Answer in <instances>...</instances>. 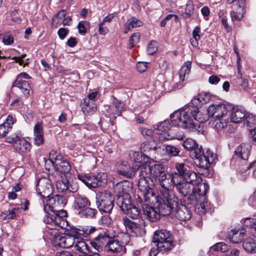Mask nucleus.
Returning <instances> with one entry per match:
<instances>
[{
  "label": "nucleus",
  "instance_id": "1",
  "mask_svg": "<svg viewBox=\"0 0 256 256\" xmlns=\"http://www.w3.org/2000/svg\"><path fill=\"white\" fill-rule=\"evenodd\" d=\"M138 186L140 193L137 200H138L139 202H142L144 199L146 202H154V206L158 208L160 216H168L172 212L174 206L176 204L174 194L168 192L162 194V198L156 196L152 188L144 178L141 180Z\"/></svg>",
  "mask_w": 256,
  "mask_h": 256
},
{
  "label": "nucleus",
  "instance_id": "2",
  "mask_svg": "<svg viewBox=\"0 0 256 256\" xmlns=\"http://www.w3.org/2000/svg\"><path fill=\"white\" fill-rule=\"evenodd\" d=\"M192 116L199 122H205L210 116L208 108L200 111L196 106L188 104L177 110V121H178L177 125L188 132H194L197 134H203V126L200 124H194Z\"/></svg>",
  "mask_w": 256,
  "mask_h": 256
},
{
  "label": "nucleus",
  "instance_id": "3",
  "mask_svg": "<svg viewBox=\"0 0 256 256\" xmlns=\"http://www.w3.org/2000/svg\"><path fill=\"white\" fill-rule=\"evenodd\" d=\"M172 236L170 231L161 230L154 232L152 242L156 248H152L149 252L146 248L140 250H134L132 256H156L158 252H167L174 246Z\"/></svg>",
  "mask_w": 256,
  "mask_h": 256
},
{
  "label": "nucleus",
  "instance_id": "4",
  "mask_svg": "<svg viewBox=\"0 0 256 256\" xmlns=\"http://www.w3.org/2000/svg\"><path fill=\"white\" fill-rule=\"evenodd\" d=\"M180 144L185 150L190 151L191 156L194 158L195 164L199 168L208 170L210 165L215 164L216 155L210 150L204 154L202 146L196 140L188 138Z\"/></svg>",
  "mask_w": 256,
  "mask_h": 256
},
{
  "label": "nucleus",
  "instance_id": "5",
  "mask_svg": "<svg viewBox=\"0 0 256 256\" xmlns=\"http://www.w3.org/2000/svg\"><path fill=\"white\" fill-rule=\"evenodd\" d=\"M177 172L178 178L186 180L190 185L195 186L190 195V198H198L199 196H204L206 194L209 188L208 185L206 182L203 183L201 177L190 170L187 165L183 163L179 164L177 165Z\"/></svg>",
  "mask_w": 256,
  "mask_h": 256
},
{
  "label": "nucleus",
  "instance_id": "6",
  "mask_svg": "<svg viewBox=\"0 0 256 256\" xmlns=\"http://www.w3.org/2000/svg\"><path fill=\"white\" fill-rule=\"evenodd\" d=\"M96 230V228L93 226H84L80 228H74L66 231L62 239V246L64 248H70L74 246L77 239L82 235H89Z\"/></svg>",
  "mask_w": 256,
  "mask_h": 256
},
{
  "label": "nucleus",
  "instance_id": "7",
  "mask_svg": "<svg viewBox=\"0 0 256 256\" xmlns=\"http://www.w3.org/2000/svg\"><path fill=\"white\" fill-rule=\"evenodd\" d=\"M130 162L132 163V165L134 168L137 171L140 168V178L139 180L138 183L142 178L146 179L147 184H148V179L146 178L148 174L147 173L146 162L148 161L149 156L147 154H142V152L130 150L128 154Z\"/></svg>",
  "mask_w": 256,
  "mask_h": 256
},
{
  "label": "nucleus",
  "instance_id": "8",
  "mask_svg": "<svg viewBox=\"0 0 256 256\" xmlns=\"http://www.w3.org/2000/svg\"><path fill=\"white\" fill-rule=\"evenodd\" d=\"M171 124L168 120H165L154 126L152 137L154 141L164 142V140L175 139L176 135L170 129Z\"/></svg>",
  "mask_w": 256,
  "mask_h": 256
},
{
  "label": "nucleus",
  "instance_id": "9",
  "mask_svg": "<svg viewBox=\"0 0 256 256\" xmlns=\"http://www.w3.org/2000/svg\"><path fill=\"white\" fill-rule=\"evenodd\" d=\"M96 204L100 211L110 214L114 208V196L110 192L102 190L96 194Z\"/></svg>",
  "mask_w": 256,
  "mask_h": 256
},
{
  "label": "nucleus",
  "instance_id": "10",
  "mask_svg": "<svg viewBox=\"0 0 256 256\" xmlns=\"http://www.w3.org/2000/svg\"><path fill=\"white\" fill-rule=\"evenodd\" d=\"M107 176L104 173L96 176L90 174H78V178L88 188L104 186L107 182Z\"/></svg>",
  "mask_w": 256,
  "mask_h": 256
},
{
  "label": "nucleus",
  "instance_id": "11",
  "mask_svg": "<svg viewBox=\"0 0 256 256\" xmlns=\"http://www.w3.org/2000/svg\"><path fill=\"white\" fill-rule=\"evenodd\" d=\"M132 186L128 181H122L117 183L114 188V191L116 196L118 197V205L120 206L122 202H127L129 198V192L131 190Z\"/></svg>",
  "mask_w": 256,
  "mask_h": 256
},
{
  "label": "nucleus",
  "instance_id": "12",
  "mask_svg": "<svg viewBox=\"0 0 256 256\" xmlns=\"http://www.w3.org/2000/svg\"><path fill=\"white\" fill-rule=\"evenodd\" d=\"M54 186L50 180L44 177L38 180L36 190L42 198H48L54 192Z\"/></svg>",
  "mask_w": 256,
  "mask_h": 256
},
{
  "label": "nucleus",
  "instance_id": "13",
  "mask_svg": "<svg viewBox=\"0 0 256 256\" xmlns=\"http://www.w3.org/2000/svg\"><path fill=\"white\" fill-rule=\"evenodd\" d=\"M67 203L66 198L63 196L56 194L46 200V204L44 206L46 212H52L56 209H62Z\"/></svg>",
  "mask_w": 256,
  "mask_h": 256
},
{
  "label": "nucleus",
  "instance_id": "14",
  "mask_svg": "<svg viewBox=\"0 0 256 256\" xmlns=\"http://www.w3.org/2000/svg\"><path fill=\"white\" fill-rule=\"evenodd\" d=\"M110 235L108 230L100 232L90 244L96 250L101 252L104 249L106 250Z\"/></svg>",
  "mask_w": 256,
  "mask_h": 256
},
{
  "label": "nucleus",
  "instance_id": "15",
  "mask_svg": "<svg viewBox=\"0 0 256 256\" xmlns=\"http://www.w3.org/2000/svg\"><path fill=\"white\" fill-rule=\"evenodd\" d=\"M106 250L116 256H122L126 252V248L121 242L110 236Z\"/></svg>",
  "mask_w": 256,
  "mask_h": 256
},
{
  "label": "nucleus",
  "instance_id": "16",
  "mask_svg": "<svg viewBox=\"0 0 256 256\" xmlns=\"http://www.w3.org/2000/svg\"><path fill=\"white\" fill-rule=\"evenodd\" d=\"M208 112L213 118H228V110L224 104H212L208 108Z\"/></svg>",
  "mask_w": 256,
  "mask_h": 256
},
{
  "label": "nucleus",
  "instance_id": "17",
  "mask_svg": "<svg viewBox=\"0 0 256 256\" xmlns=\"http://www.w3.org/2000/svg\"><path fill=\"white\" fill-rule=\"evenodd\" d=\"M44 222L56 228H64L67 226L65 218H61L60 216L52 214L50 212H46L44 218Z\"/></svg>",
  "mask_w": 256,
  "mask_h": 256
},
{
  "label": "nucleus",
  "instance_id": "18",
  "mask_svg": "<svg viewBox=\"0 0 256 256\" xmlns=\"http://www.w3.org/2000/svg\"><path fill=\"white\" fill-rule=\"evenodd\" d=\"M118 206L124 213L132 218L138 219L140 217V210L134 205L132 204L129 200L122 202V204Z\"/></svg>",
  "mask_w": 256,
  "mask_h": 256
},
{
  "label": "nucleus",
  "instance_id": "19",
  "mask_svg": "<svg viewBox=\"0 0 256 256\" xmlns=\"http://www.w3.org/2000/svg\"><path fill=\"white\" fill-rule=\"evenodd\" d=\"M144 204H142L144 214L152 222H155L160 218V215L158 208L154 206V203L146 202L144 200Z\"/></svg>",
  "mask_w": 256,
  "mask_h": 256
},
{
  "label": "nucleus",
  "instance_id": "20",
  "mask_svg": "<svg viewBox=\"0 0 256 256\" xmlns=\"http://www.w3.org/2000/svg\"><path fill=\"white\" fill-rule=\"evenodd\" d=\"M116 172L118 175L130 178L134 175L136 170L127 162L123 161L117 164Z\"/></svg>",
  "mask_w": 256,
  "mask_h": 256
},
{
  "label": "nucleus",
  "instance_id": "21",
  "mask_svg": "<svg viewBox=\"0 0 256 256\" xmlns=\"http://www.w3.org/2000/svg\"><path fill=\"white\" fill-rule=\"evenodd\" d=\"M123 224L127 230H129L136 236H140L143 232V228L141 224L129 220L126 217L122 218Z\"/></svg>",
  "mask_w": 256,
  "mask_h": 256
},
{
  "label": "nucleus",
  "instance_id": "22",
  "mask_svg": "<svg viewBox=\"0 0 256 256\" xmlns=\"http://www.w3.org/2000/svg\"><path fill=\"white\" fill-rule=\"evenodd\" d=\"M204 196L205 195H204V196H198V198H194L192 199L190 198V197L188 198V199H190V200H198V198H202V200H203V202H198L195 206L196 212L200 215L204 214H206V212H211L212 206L210 204V202L206 200Z\"/></svg>",
  "mask_w": 256,
  "mask_h": 256
},
{
  "label": "nucleus",
  "instance_id": "23",
  "mask_svg": "<svg viewBox=\"0 0 256 256\" xmlns=\"http://www.w3.org/2000/svg\"><path fill=\"white\" fill-rule=\"evenodd\" d=\"M204 196L205 195H204V196H198V198H194L192 199L190 198V197L188 198V199H190V200H198V198H202V200H203V202H198L195 206L196 212L200 215L204 214H206V212H211L212 206L210 204V202L206 200Z\"/></svg>",
  "mask_w": 256,
  "mask_h": 256
},
{
  "label": "nucleus",
  "instance_id": "24",
  "mask_svg": "<svg viewBox=\"0 0 256 256\" xmlns=\"http://www.w3.org/2000/svg\"><path fill=\"white\" fill-rule=\"evenodd\" d=\"M147 170H148L150 172V174L147 172L148 175L146 176V178L148 180V182L150 180L149 176L153 178L158 179V180H159L162 178V176H164V174H166L164 168V166L160 164H156L151 166H148V167L147 168ZM148 184L150 186L148 183Z\"/></svg>",
  "mask_w": 256,
  "mask_h": 256
},
{
  "label": "nucleus",
  "instance_id": "25",
  "mask_svg": "<svg viewBox=\"0 0 256 256\" xmlns=\"http://www.w3.org/2000/svg\"><path fill=\"white\" fill-rule=\"evenodd\" d=\"M168 178L166 174H164V176H162L158 182L160 186L164 188V192L163 194L166 192H170L172 194H174L172 192V190L174 188V177L168 174Z\"/></svg>",
  "mask_w": 256,
  "mask_h": 256
},
{
  "label": "nucleus",
  "instance_id": "26",
  "mask_svg": "<svg viewBox=\"0 0 256 256\" xmlns=\"http://www.w3.org/2000/svg\"><path fill=\"white\" fill-rule=\"evenodd\" d=\"M34 144L38 146L44 142V132L42 122H38L34 128Z\"/></svg>",
  "mask_w": 256,
  "mask_h": 256
},
{
  "label": "nucleus",
  "instance_id": "27",
  "mask_svg": "<svg viewBox=\"0 0 256 256\" xmlns=\"http://www.w3.org/2000/svg\"><path fill=\"white\" fill-rule=\"evenodd\" d=\"M190 190V186L188 182L177 178V192L182 197L186 198L188 200H190L188 198L190 194H189Z\"/></svg>",
  "mask_w": 256,
  "mask_h": 256
},
{
  "label": "nucleus",
  "instance_id": "28",
  "mask_svg": "<svg viewBox=\"0 0 256 256\" xmlns=\"http://www.w3.org/2000/svg\"><path fill=\"white\" fill-rule=\"evenodd\" d=\"M251 147L250 144L243 143L236 148L234 153L241 159L247 160L250 155Z\"/></svg>",
  "mask_w": 256,
  "mask_h": 256
},
{
  "label": "nucleus",
  "instance_id": "29",
  "mask_svg": "<svg viewBox=\"0 0 256 256\" xmlns=\"http://www.w3.org/2000/svg\"><path fill=\"white\" fill-rule=\"evenodd\" d=\"M180 204L177 202V218L180 220H186L191 217V214L186 206V200H184V204H182V200H180Z\"/></svg>",
  "mask_w": 256,
  "mask_h": 256
},
{
  "label": "nucleus",
  "instance_id": "30",
  "mask_svg": "<svg viewBox=\"0 0 256 256\" xmlns=\"http://www.w3.org/2000/svg\"><path fill=\"white\" fill-rule=\"evenodd\" d=\"M12 146L14 150L20 154L27 153L30 151L31 148L30 144L22 137L16 142Z\"/></svg>",
  "mask_w": 256,
  "mask_h": 256
},
{
  "label": "nucleus",
  "instance_id": "31",
  "mask_svg": "<svg viewBox=\"0 0 256 256\" xmlns=\"http://www.w3.org/2000/svg\"><path fill=\"white\" fill-rule=\"evenodd\" d=\"M13 86L18 88L26 97L29 96L32 92L31 86L26 80H16L13 84Z\"/></svg>",
  "mask_w": 256,
  "mask_h": 256
},
{
  "label": "nucleus",
  "instance_id": "32",
  "mask_svg": "<svg viewBox=\"0 0 256 256\" xmlns=\"http://www.w3.org/2000/svg\"><path fill=\"white\" fill-rule=\"evenodd\" d=\"M246 111L237 106L233 107L230 113V120L234 123H240L246 117Z\"/></svg>",
  "mask_w": 256,
  "mask_h": 256
},
{
  "label": "nucleus",
  "instance_id": "33",
  "mask_svg": "<svg viewBox=\"0 0 256 256\" xmlns=\"http://www.w3.org/2000/svg\"><path fill=\"white\" fill-rule=\"evenodd\" d=\"M90 206V202L86 197L78 194H75L74 203V206L75 209L82 210Z\"/></svg>",
  "mask_w": 256,
  "mask_h": 256
},
{
  "label": "nucleus",
  "instance_id": "34",
  "mask_svg": "<svg viewBox=\"0 0 256 256\" xmlns=\"http://www.w3.org/2000/svg\"><path fill=\"white\" fill-rule=\"evenodd\" d=\"M229 117L226 118H214V121L210 122H208L209 126L214 128L216 131H220L226 128L228 126L229 120Z\"/></svg>",
  "mask_w": 256,
  "mask_h": 256
},
{
  "label": "nucleus",
  "instance_id": "35",
  "mask_svg": "<svg viewBox=\"0 0 256 256\" xmlns=\"http://www.w3.org/2000/svg\"><path fill=\"white\" fill-rule=\"evenodd\" d=\"M212 95L208 92H202L198 96H195L188 104L197 106L198 104H202L208 103L211 98Z\"/></svg>",
  "mask_w": 256,
  "mask_h": 256
},
{
  "label": "nucleus",
  "instance_id": "36",
  "mask_svg": "<svg viewBox=\"0 0 256 256\" xmlns=\"http://www.w3.org/2000/svg\"><path fill=\"white\" fill-rule=\"evenodd\" d=\"M143 25V22L136 18L132 17L127 20L124 24V33L127 34L133 28L140 27Z\"/></svg>",
  "mask_w": 256,
  "mask_h": 256
},
{
  "label": "nucleus",
  "instance_id": "37",
  "mask_svg": "<svg viewBox=\"0 0 256 256\" xmlns=\"http://www.w3.org/2000/svg\"><path fill=\"white\" fill-rule=\"evenodd\" d=\"M82 110L84 114L91 115L96 110V106L94 101H89V100H84L82 104Z\"/></svg>",
  "mask_w": 256,
  "mask_h": 256
},
{
  "label": "nucleus",
  "instance_id": "38",
  "mask_svg": "<svg viewBox=\"0 0 256 256\" xmlns=\"http://www.w3.org/2000/svg\"><path fill=\"white\" fill-rule=\"evenodd\" d=\"M154 142H146L142 144L140 146L141 150L147 154L148 156H154L157 147L153 146Z\"/></svg>",
  "mask_w": 256,
  "mask_h": 256
},
{
  "label": "nucleus",
  "instance_id": "39",
  "mask_svg": "<svg viewBox=\"0 0 256 256\" xmlns=\"http://www.w3.org/2000/svg\"><path fill=\"white\" fill-rule=\"evenodd\" d=\"M242 246L247 252L256 254V242L253 238H246L243 242Z\"/></svg>",
  "mask_w": 256,
  "mask_h": 256
},
{
  "label": "nucleus",
  "instance_id": "40",
  "mask_svg": "<svg viewBox=\"0 0 256 256\" xmlns=\"http://www.w3.org/2000/svg\"><path fill=\"white\" fill-rule=\"evenodd\" d=\"M74 247L76 250L82 254H86V252L90 249V246L80 237H78L77 239Z\"/></svg>",
  "mask_w": 256,
  "mask_h": 256
},
{
  "label": "nucleus",
  "instance_id": "41",
  "mask_svg": "<svg viewBox=\"0 0 256 256\" xmlns=\"http://www.w3.org/2000/svg\"><path fill=\"white\" fill-rule=\"evenodd\" d=\"M191 68V62L187 61L185 62L181 67L179 72L180 80H182V82L186 81V77L188 76Z\"/></svg>",
  "mask_w": 256,
  "mask_h": 256
},
{
  "label": "nucleus",
  "instance_id": "42",
  "mask_svg": "<svg viewBox=\"0 0 256 256\" xmlns=\"http://www.w3.org/2000/svg\"><path fill=\"white\" fill-rule=\"evenodd\" d=\"M54 168L60 172V173L64 174V176L66 175V174L68 173L70 170L71 167L68 162L65 160L63 159L58 163H56L55 164Z\"/></svg>",
  "mask_w": 256,
  "mask_h": 256
},
{
  "label": "nucleus",
  "instance_id": "43",
  "mask_svg": "<svg viewBox=\"0 0 256 256\" xmlns=\"http://www.w3.org/2000/svg\"><path fill=\"white\" fill-rule=\"evenodd\" d=\"M98 211L96 209L90 208H85L78 212V214L80 217L87 218H93L96 216Z\"/></svg>",
  "mask_w": 256,
  "mask_h": 256
},
{
  "label": "nucleus",
  "instance_id": "44",
  "mask_svg": "<svg viewBox=\"0 0 256 256\" xmlns=\"http://www.w3.org/2000/svg\"><path fill=\"white\" fill-rule=\"evenodd\" d=\"M68 181L66 178V175L62 176L61 179L57 181L56 188L60 192H66L68 185Z\"/></svg>",
  "mask_w": 256,
  "mask_h": 256
},
{
  "label": "nucleus",
  "instance_id": "45",
  "mask_svg": "<svg viewBox=\"0 0 256 256\" xmlns=\"http://www.w3.org/2000/svg\"><path fill=\"white\" fill-rule=\"evenodd\" d=\"M246 4L243 7L238 6L236 10H232L230 12V15L232 21L240 20L243 17V15L245 12L244 8Z\"/></svg>",
  "mask_w": 256,
  "mask_h": 256
},
{
  "label": "nucleus",
  "instance_id": "46",
  "mask_svg": "<svg viewBox=\"0 0 256 256\" xmlns=\"http://www.w3.org/2000/svg\"><path fill=\"white\" fill-rule=\"evenodd\" d=\"M244 232L238 230H232L229 234L230 240L235 244L240 242L243 239Z\"/></svg>",
  "mask_w": 256,
  "mask_h": 256
},
{
  "label": "nucleus",
  "instance_id": "47",
  "mask_svg": "<svg viewBox=\"0 0 256 256\" xmlns=\"http://www.w3.org/2000/svg\"><path fill=\"white\" fill-rule=\"evenodd\" d=\"M186 2L184 12H181L182 16L185 18H190L194 13V6L190 0H184Z\"/></svg>",
  "mask_w": 256,
  "mask_h": 256
},
{
  "label": "nucleus",
  "instance_id": "48",
  "mask_svg": "<svg viewBox=\"0 0 256 256\" xmlns=\"http://www.w3.org/2000/svg\"><path fill=\"white\" fill-rule=\"evenodd\" d=\"M20 212L19 208H12L6 212H2L0 214L2 219L5 220L6 218L12 219Z\"/></svg>",
  "mask_w": 256,
  "mask_h": 256
},
{
  "label": "nucleus",
  "instance_id": "49",
  "mask_svg": "<svg viewBox=\"0 0 256 256\" xmlns=\"http://www.w3.org/2000/svg\"><path fill=\"white\" fill-rule=\"evenodd\" d=\"M49 157L50 161L54 167H55L56 164L58 163L64 159L62 155L54 150L50 152Z\"/></svg>",
  "mask_w": 256,
  "mask_h": 256
},
{
  "label": "nucleus",
  "instance_id": "50",
  "mask_svg": "<svg viewBox=\"0 0 256 256\" xmlns=\"http://www.w3.org/2000/svg\"><path fill=\"white\" fill-rule=\"evenodd\" d=\"M110 108L116 109V111H111L109 112L110 114L115 116H120L122 111L124 110V104L120 102L116 101L112 106Z\"/></svg>",
  "mask_w": 256,
  "mask_h": 256
},
{
  "label": "nucleus",
  "instance_id": "51",
  "mask_svg": "<svg viewBox=\"0 0 256 256\" xmlns=\"http://www.w3.org/2000/svg\"><path fill=\"white\" fill-rule=\"evenodd\" d=\"M200 26H196L192 32V37L194 40H190L192 44L194 47H196L198 46V40L200 38Z\"/></svg>",
  "mask_w": 256,
  "mask_h": 256
},
{
  "label": "nucleus",
  "instance_id": "52",
  "mask_svg": "<svg viewBox=\"0 0 256 256\" xmlns=\"http://www.w3.org/2000/svg\"><path fill=\"white\" fill-rule=\"evenodd\" d=\"M58 234L57 228L49 225L45 230L46 236L51 240V238H54Z\"/></svg>",
  "mask_w": 256,
  "mask_h": 256
},
{
  "label": "nucleus",
  "instance_id": "53",
  "mask_svg": "<svg viewBox=\"0 0 256 256\" xmlns=\"http://www.w3.org/2000/svg\"><path fill=\"white\" fill-rule=\"evenodd\" d=\"M228 249L227 244L223 242H218L210 248V250L224 252Z\"/></svg>",
  "mask_w": 256,
  "mask_h": 256
},
{
  "label": "nucleus",
  "instance_id": "54",
  "mask_svg": "<svg viewBox=\"0 0 256 256\" xmlns=\"http://www.w3.org/2000/svg\"><path fill=\"white\" fill-rule=\"evenodd\" d=\"M244 224L246 228H251V232H254L256 227V218H246L244 220Z\"/></svg>",
  "mask_w": 256,
  "mask_h": 256
},
{
  "label": "nucleus",
  "instance_id": "55",
  "mask_svg": "<svg viewBox=\"0 0 256 256\" xmlns=\"http://www.w3.org/2000/svg\"><path fill=\"white\" fill-rule=\"evenodd\" d=\"M21 138L20 132L17 131L6 138L5 142L10 144H15Z\"/></svg>",
  "mask_w": 256,
  "mask_h": 256
},
{
  "label": "nucleus",
  "instance_id": "56",
  "mask_svg": "<svg viewBox=\"0 0 256 256\" xmlns=\"http://www.w3.org/2000/svg\"><path fill=\"white\" fill-rule=\"evenodd\" d=\"M245 121L247 126L250 128L256 126V116L252 114L246 116Z\"/></svg>",
  "mask_w": 256,
  "mask_h": 256
},
{
  "label": "nucleus",
  "instance_id": "57",
  "mask_svg": "<svg viewBox=\"0 0 256 256\" xmlns=\"http://www.w3.org/2000/svg\"><path fill=\"white\" fill-rule=\"evenodd\" d=\"M140 34L138 32L134 33L129 40V48H132L135 44L138 43L140 41Z\"/></svg>",
  "mask_w": 256,
  "mask_h": 256
},
{
  "label": "nucleus",
  "instance_id": "58",
  "mask_svg": "<svg viewBox=\"0 0 256 256\" xmlns=\"http://www.w3.org/2000/svg\"><path fill=\"white\" fill-rule=\"evenodd\" d=\"M64 238V235L60 234H59L55 236L54 238H51V242L52 245L55 247H61L62 246V239ZM64 242H62V244Z\"/></svg>",
  "mask_w": 256,
  "mask_h": 256
},
{
  "label": "nucleus",
  "instance_id": "59",
  "mask_svg": "<svg viewBox=\"0 0 256 256\" xmlns=\"http://www.w3.org/2000/svg\"><path fill=\"white\" fill-rule=\"evenodd\" d=\"M12 128L8 124L3 122L0 124V136L5 137Z\"/></svg>",
  "mask_w": 256,
  "mask_h": 256
},
{
  "label": "nucleus",
  "instance_id": "60",
  "mask_svg": "<svg viewBox=\"0 0 256 256\" xmlns=\"http://www.w3.org/2000/svg\"><path fill=\"white\" fill-rule=\"evenodd\" d=\"M158 43L156 41H152L148 46L147 52L149 54H153L158 50Z\"/></svg>",
  "mask_w": 256,
  "mask_h": 256
},
{
  "label": "nucleus",
  "instance_id": "61",
  "mask_svg": "<svg viewBox=\"0 0 256 256\" xmlns=\"http://www.w3.org/2000/svg\"><path fill=\"white\" fill-rule=\"evenodd\" d=\"M148 66V63L145 62H138L136 64V68L140 72H144Z\"/></svg>",
  "mask_w": 256,
  "mask_h": 256
},
{
  "label": "nucleus",
  "instance_id": "62",
  "mask_svg": "<svg viewBox=\"0 0 256 256\" xmlns=\"http://www.w3.org/2000/svg\"><path fill=\"white\" fill-rule=\"evenodd\" d=\"M68 32V28H62L58 29V34L60 40H64L66 37Z\"/></svg>",
  "mask_w": 256,
  "mask_h": 256
},
{
  "label": "nucleus",
  "instance_id": "63",
  "mask_svg": "<svg viewBox=\"0 0 256 256\" xmlns=\"http://www.w3.org/2000/svg\"><path fill=\"white\" fill-rule=\"evenodd\" d=\"M52 212L54 215L60 216L61 218H65L67 215L66 212L61 209H56Z\"/></svg>",
  "mask_w": 256,
  "mask_h": 256
},
{
  "label": "nucleus",
  "instance_id": "64",
  "mask_svg": "<svg viewBox=\"0 0 256 256\" xmlns=\"http://www.w3.org/2000/svg\"><path fill=\"white\" fill-rule=\"evenodd\" d=\"M248 202L250 205L252 206H256V189L248 198Z\"/></svg>",
  "mask_w": 256,
  "mask_h": 256
}]
</instances>
